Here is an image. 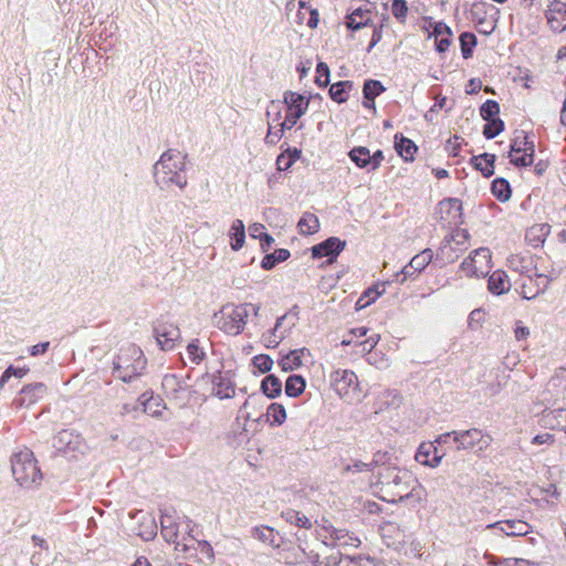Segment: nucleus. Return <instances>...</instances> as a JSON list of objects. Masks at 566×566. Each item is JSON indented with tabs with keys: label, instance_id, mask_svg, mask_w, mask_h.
Masks as SVG:
<instances>
[{
	"label": "nucleus",
	"instance_id": "obj_1",
	"mask_svg": "<svg viewBox=\"0 0 566 566\" xmlns=\"http://www.w3.org/2000/svg\"><path fill=\"white\" fill-rule=\"evenodd\" d=\"M380 499L389 503L421 504L427 499V491L417 476L409 470L386 467L378 472L377 481Z\"/></svg>",
	"mask_w": 566,
	"mask_h": 566
},
{
	"label": "nucleus",
	"instance_id": "obj_2",
	"mask_svg": "<svg viewBox=\"0 0 566 566\" xmlns=\"http://www.w3.org/2000/svg\"><path fill=\"white\" fill-rule=\"evenodd\" d=\"M186 158L187 155L177 149H168L161 154L154 165V179L160 189H170L172 186L184 189L187 186Z\"/></svg>",
	"mask_w": 566,
	"mask_h": 566
},
{
	"label": "nucleus",
	"instance_id": "obj_3",
	"mask_svg": "<svg viewBox=\"0 0 566 566\" xmlns=\"http://www.w3.org/2000/svg\"><path fill=\"white\" fill-rule=\"evenodd\" d=\"M145 367L146 358L135 345L122 348L114 360V374L125 382L140 375Z\"/></svg>",
	"mask_w": 566,
	"mask_h": 566
},
{
	"label": "nucleus",
	"instance_id": "obj_4",
	"mask_svg": "<svg viewBox=\"0 0 566 566\" xmlns=\"http://www.w3.org/2000/svg\"><path fill=\"white\" fill-rule=\"evenodd\" d=\"M249 316L248 304H226L214 314L217 327L229 335H239Z\"/></svg>",
	"mask_w": 566,
	"mask_h": 566
},
{
	"label": "nucleus",
	"instance_id": "obj_5",
	"mask_svg": "<svg viewBox=\"0 0 566 566\" xmlns=\"http://www.w3.org/2000/svg\"><path fill=\"white\" fill-rule=\"evenodd\" d=\"M11 471L21 486H31L41 479L34 455L29 449L21 450L12 455Z\"/></svg>",
	"mask_w": 566,
	"mask_h": 566
},
{
	"label": "nucleus",
	"instance_id": "obj_6",
	"mask_svg": "<svg viewBox=\"0 0 566 566\" xmlns=\"http://www.w3.org/2000/svg\"><path fill=\"white\" fill-rule=\"evenodd\" d=\"M331 385L340 399L348 403L361 400V389L357 375L349 369H337L331 374Z\"/></svg>",
	"mask_w": 566,
	"mask_h": 566
},
{
	"label": "nucleus",
	"instance_id": "obj_7",
	"mask_svg": "<svg viewBox=\"0 0 566 566\" xmlns=\"http://www.w3.org/2000/svg\"><path fill=\"white\" fill-rule=\"evenodd\" d=\"M534 142L530 139L528 134L524 130L516 132L509 154L511 164L516 167L531 166L534 161Z\"/></svg>",
	"mask_w": 566,
	"mask_h": 566
},
{
	"label": "nucleus",
	"instance_id": "obj_8",
	"mask_svg": "<svg viewBox=\"0 0 566 566\" xmlns=\"http://www.w3.org/2000/svg\"><path fill=\"white\" fill-rule=\"evenodd\" d=\"M453 441L458 444V450L482 452L490 447L492 438L482 430L472 428L463 431H453Z\"/></svg>",
	"mask_w": 566,
	"mask_h": 566
},
{
	"label": "nucleus",
	"instance_id": "obj_9",
	"mask_svg": "<svg viewBox=\"0 0 566 566\" xmlns=\"http://www.w3.org/2000/svg\"><path fill=\"white\" fill-rule=\"evenodd\" d=\"M436 216L443 228L458 227L463 222L462 202L458 198H446L436 208Z\"/></svg>",
	"mask_w": 566,
	"mask_h": 566
},
{
	"label": "nucleus",
	"instance_id": "obj_10",
	"mask_svg": "<svg viewBox=\"0 0 566 566\" xmlns=\"http://www.w3.org/2000/svg\"><path fill=\"white\" fill-rule=\"evenodd\" d=\"M491 268L490 250H472L461 263L462 271L469 276H485Z\"/></svg>",
	"mask_w": 566,
	"mask_h": 566
},
{
	"label": "nucleus",
	"instance_id": "obj_11",
	"mask_svg": "<svg viewBox=\"0 0 566 566\" xmlns=\"http://www.w3.org/2000/svg\"><path fill=\"white\" fill-rule=\"evenodd\" d=\"M284 103L287 105L289 111L284 122H282L280 126L282 128L291 129L306 113L310 102L303 95L287 91L284 93Z\"/></svg>",
	"mask_w": 566,
	"mask_h": 566
},
{
	"label": "nucleus",
	"instance_id": "obj_12",
	"mask_svg": "<svg viewBox=\"0 0 566 566\" xmlns=\"http://www.w3.org/2000/svg\"><path fill=\"white\" fill-rule=\"evenodd\" d=\"M323 544L327 546H352L357 547L360 541L343 528H336L333 525H324L318 534Z\"/></svg>",
	"mask_w": 566,
	"mask_h": 566
},
{
	"label": "nucleus",
	"instance_id": "obj_13",
	"mask_svg": "<svg viewBox=\"0 0 566 566\" xmlns=\"http://www.w3.org/2000/svg\"><path fill=\"white\" fill-rule=\"evenodd\" d=\"M424 29L428 31L429 38H434L436 50L439 53L447 52L452 39V31L450 27L442 21L437 22L431 18H428L426 19Z\"/></svg>",
	"mask_w": 566,
	"mask_h": 566
},
{
	"label": "nucleus",
	"instance_id": "obj_14",
	"mask_svg": "<svg viewBox=\"0 0 566 566\" xmlns=\"http://www.w3.org/2000/svg\"><path fill=\"white\" fill-rule=\"evenodd\" d=\"M155 338L163 350H171L180 340V331L172 323H163L155 327Z\"/></svg>",
	"mask_w": 566,
	"mask_h": 566
},
{
	"label": "nucleus",
	"instance_id": "obj_15",
	"mask_svg": "<svg viewBox=\"0 0 566 566\" xmlns=\"http://www.w3.org/2000/svg\"><path fill=\"white\" fill-rule=\"evenodd\" d=\"M310 360H312V353L303 347L289 352L280 359L279 365L283 371L287 373L302 368Z\"/></svg>",
	"mask_w": 566,
	"mask_h": 566
},
{
	"label": "nucleus",
	"instance_id": "obj_16",
	"mask_svg": "<svg viewBox=\"0 0 566 566\" xmlns=\"http://www.w3.org/2000/svg\"><path fill=\"white\" fill-rule=\"evenodd\" d=\"M488 528H496L506 536H525L532 531V526L522 520L499 521L489 524Z\"/></svg>",
	"mask_w": 566,
	"mask_h": 566
},
{
	"label": "nucleus",
	"instance_id": "obj_17",
	"mask_svg": "<svg viewBox=\"0 0 566 566\" xmlns=\"http://www.w3.org/2000/svg\"><path fill=\"white\" fill-rule=\"evenodd\" d=\"M444 454H439L433 442H422L416 453V461L429 468H437L442 461Z\"/></svg>",
	"mask_w": 566,
	"mask_h": 566
},
{
	"label": "nucleus",
	"instance_id": "obj_18",
	"mask_svg": "<svg viewBox=\"0 0 566 566\" xmlns=\"http://www.w3.org/2000/svg\"><path fill=\"white\" fill-rule=\"evenodd\" d=\"M547 20L552 29L564 31L566 29V3L559 0L552 1L547 11Z\"/></svg>",
	"mask_w": 566,
	"mask_h": 566
},
{
	"label": "nucleus",
	"instance_id": "obj_19",
	"mask_svg": "<svg viewBox=\"0 0 566 566\" xmlns=\"http://www.w3.org/2000/svg\"><path fill=\"white\" fill-rule=\"evenodd\" d=\"M509 266L516 272L528 273L533 270L530 250H517L507 256Z\"/></svg>",
	"mask_w": 566,
	"mask_h": 566
},
{
	"label": "nucleus",
	"instance_id": "obj_20",
	"mask_svg": "<svg viewBox=\"0 0 566 566\" xmlns=\"http://www.w3.org/2000/svg\"><path fill=\"white\" fill-rule=\"evenodd\" d=\"M212 385V395L219 399H228L235 394L234 384L227 374L219 373L214 376Z\"/></svg>",
	"mask_w": 566,
	"mask_h": 566
},
{
	"label": "nucleus",
	"instance_id": "obj_21",
	"mask_svg": "<svg viewBox=\"0 0 566 566\" xmlns=\"http://www.w3.org/2000/svg\"><path fill=\"white\" fill-rule=\"evenodd\" d=\"M549 232L548 223L534 224L527 229L525 240L531 248H543Z\"/></svg>",
	"mask_w": 566,
	"mask_h": 566
},
{
	"label": "nucleus",
	"instance_id": "obj_22",
	"mask_svg": "<svg viewBox=\"0 0 566 566\" xmlns=\"http://www.w3.org/2000/svg\"><path fill=\"white\" fill-rule=\"evenodd\" d=\"M541 423L551 430H562L566 433V409L558 408L544 413Z\"/></svg>",
	"mask_w": 566,
	"mask_h": 566
},
{
	"label": "nucleus",
	"instance_id": "obj_23",
	"mask_svg": "<svg viewBox=\"0 0 566 566\" xmlns=\"http://www.w3.org/2000/svg\"><path fill=\"white\" fill-rule=\"evenodd\" d=\"M380 534L387 546H396L405 541L403 531L394 522L384 523L380 527Z\"/></svg>",
	"mask_w": 566,
	"mask_h": 566
},
{
	"label": "nucleus",
	"instance_id": "obj_24",
	"mask_svg": "<svg viewBox=\"0 0 566 566\" xmlns=\"http://www.w3.org/2000/svg\"><path fill=\"white\" fill-rule=\"evenodd\" d=\"M46 394V386L42 382L27 385L21 390V405H33Z\"/></svg>",
	"mask_w": 566,
	"mask_h": 566
},
{
	"label": "nucleus",
	"instance_id": "obj_25",
	"mask_svg": "<svg viewBox=\"0 0 566 566\" xmlns=\"http://www.w3.org/2000/svg\"><path fill=\"white\" fill-rule=\"evenodd\" d=\"M395 149L405 161H412L418 150L417 145L402 135H395Z\"/></svg>",
	"mask_w": 566,
	"mask_h": 566
},
{
	"label": "nucleus",
	"instance_id": "obj_26",
	"mask_svg": "<svg viewBox=\"0 0 566 566\" xmlns=\"http://www.w3.org/2000/svg\"><path fill=\"white\" fill-rule=\"evenodd\" d=\"M432 258V250H421L410 260L409 264L403 268L405 275H412L416 272L422 271L431 262Z\"/></svg>",
	"mask_w": 566,
	"mask_h": 566
},
{
	"label": "nucleus",
	"instance_id": "obj_27",
	"mask_svg": "<svg viewBox=\"0 0 566 566\" xmlns=\"http://www.w3.org/2000/svg\"><path fill=\"white\" fill-rule=\"evenodd\" d=\"M286 319V315H282L277 318L275 326L263 335L264 344L269 348H275L285 337L286 332L281 329L283 322Z\"/></svg>",
	"mask_w": 566,
	"mask_h": 566
},
{
	"label": "nucleus",
	"instance_id": "obj_28",
	"mask_svg": "<svg viewBox=\"0 0 566 566\" xmlns=\"http://www.w3.org/2000/svg\"><path fill=\"white\" fill-rule=\"evenodd\" d=\"M369 21L370 11L358 8L347 15L346 25L348 29L356 31L368 25Z\"/></svg>",
	"mask_w": 566,
	"mask_h": 566
},
{
	"label": "nucleus",
	"instance_id": "obj_29",
	"mask_svg": "<svg viewBox=\"0 0 566 566\" xmlns=\"http://www.w3.org/2000/svg\"><path fill=\"white\" fill-rule=\"evenodd\" d=\"M386 292V284L378 283L373 287H369L365 293L357 300L356 310H363L375 302L380 295Z\"/></svg>",
	"mask_w": 566,
	"mask_h": 566
},
{
	"label": "nucleus",
	"instance_id": "obj_30",
	"mask_svg": "<svg viewBox=\"0 0 566 566\" xmlns=\"http://www.w3.org/2000/svg\"><path fill=\"white\" fill-rule=\"evenodd\" d=\"M495 155L493 154H481L474 156L472 161L474 163L475 169L481 171L484 177H491L494 174Z\"/></svg>",
	"mask_w": 566,
	"mask_h": 566
},
{
	"label": "nucleus",
	"instance_id": "obj_31",
	"mask_svg": "<svg viewBox=\"0 0 566 566\" xmlns=\"http://www.w3.org/2000/svg\"><path fill=\"white\" fill-rule=\"evenodd\" d=\"M281 516L284 518L286 523L294 525L296 527L305 530L312 527L311 520L305 514L296 510L286 509L285 511L282 512Z\"/></svg>",
	"mask_w": 566,
	"mask_h": 566
},
{
	"label": "nucleus",
	"instance_id": "obj_32",
	"mask_svg": "<svg viewBox=\"0 0 566 566\" xmlns=\"http://www.w3.org/2000/svg\"><path fill=\"white\" fill-rule=\"evenodd\" d=\"M206 357V352L203 347L200 345L198 339L191 340L186 347L185 356L182 357L184 361L191 363L195 365H199Z\"/></svg>",
	"mask_w": 566,
	"mask_h": 566
},
{
	"label": "nucleus",
	"instance_id": "obj_33",
	"mask_svg": "<svg viewBox=\"0 0 566 566\" xmlns=\"http://www.w3.org/2000/svg\"><path fill=\"white\" fill-rule=\"evenodd\" d=\"M348 157L359 168H366L369 171L371 155L367 147L358 146L354 147L349 153Z\"/></svg>",
	"mask_w": 566,
	"mask_h": 566
},
{
	"label": "nucleus",
	"instance_id": "obj_34",
	"mask_svg": "<svg viewBox=\"0 0 566 566\" xmlns=\"http://www.w3.org/2000/svg\"><path fill=\"white\" fill-rule=\"evenodd\" d=\"M548 283H549L548 277L546 275L539 274V275H537L535 281L533 280V285L535 286V291L526 292V289L528 287V283L523 282L521 284V294L525 300H533L538 294L544 293V291L548 286Z\"/></svg>",
	"mask_w": 566,
	"mask_h": 566
},
{
	"label": "nucleus",
	"instance_id": "obj_35",
	"mask_svg": "<svg viewBox=\"0 0 566 566\" xmlns=\"http://www.w3.org/2000/svg\"><path fill=\"white\" fill-rule=\"evenodd\" d=\"M491 192L499 201H507L512 195L510 182L504 178L494 179L491 185Z\"/></svg>",
	"mask_w": 566,
	"mask_h": 566
},
{
	"label": "nucleus",
	"instance_id": "obj_36",
	"mask_svg": "<svg viewBox=\"0 0 566 566\" xmlns=\"http://www.w3.org/2000/svg\"><path fill=\"white\" fill-rule=\"evenodd\" d=\"M297 229L300 233L304 235L317 232L319 229L318 218L310 212L304 213L297 222Z\"/></svg>",
	"mask_w": 566,
	"mask_h": 566
},
{
	"label": "nucleus",
	"instance_id": "obj_37",
	"mask_svg": "<svg viewBox=\"0 0 566 566\" xmlns=\"http://www.w3.org/2000/svg\"><path fill=\"white\" fill-rule=\"evenodd\" d=\"M385 86L378 80H366L363 86L364 98L371 102L375 109V98L385 92Z\"/></svg>",
	"mask_w": 566,
	"mask_h": 566
},
{
	"label": "nucleus",
	"instance_id": "obj_38",
	"mask_svg": "<svg viewBox=\"0 0 566 566\" xmlns=\"http://www.w3.org/2000/svg\"><path fill=\"white\" fill-rule=\"evenodd\" d=\"M510 282L503 272H494L489 277V290L496 295L509 291Z\"/></svg>",
	"mask_w": 566,
	"mask_h": 566
},
{
	"label": "nucleus",
	"instance_id": "obj_39",
	"mask_svg": "<svg viewBox=\"0 0 566 566\" xmlns=\"http://www.w3.org/2000/svg\"><path fill=\"white\" fill-rule=\"evenodd\" d=\"M261 389L266 397L275 398L282 391V382L276 376L269 375L262 380Z\"/></svg>",
	"mask_w": 566,
	"mask_h": 566
},
{
	"label": "nucleus",
	"instance_id": "obj_40",
	"mask_svg": "<svg viewBox=\"0 0 566 566\" xmlns=\"http://www.w3.org/2000/svg\"><path fill=\"white\" fill-rule=\"evenodd\" d=\"M229 237L231 248H242L245 239V231L244 224L241 220L237 219L232 222Z\"/></svg>",
	"mask_w": 566,
	"mask_h": 566
},
{
	"label": "nucleus",
	"instance_id": "obj_41",
	"mask_svg": "<svg viewBox=\"0 0 566 566\" xmlns=\"http://www.w3.org/2000/svg\"><path fill=\"white\" fill-rule=\"evenodd\" d=\"M305 389V380L300 375H292L285 381V394L289 397H298Z\"/></svg>",
	"mask_w": 566,
	"mask_h": 566
},
{
	"label": "nucleus",
	"instance_id": "obj_42",
	"mask_svg": "<svg viewBox=\"0 0 566 566\" xmlns=\"http://www.w3.org/2000/svg\"><path fill=\"white\" fill-rule=\"evenodd\" d=\"M353 83L349 81L337 82L331 85L329 96L337 103H344L348 98L347 88H352Z\"/></svg>",
	"mask_w": 566,
	"mask_h": 566
},
{
	"label": "nucleus",
	"instance_id": "obj_43",
	"mask_svg": "<svg viewBox=\"0 0 566 566\" xmlns=\"http://www.w3.org/2000/svg\"><path fill=\"white\" fill-rule=\"evenodd\" d=\"M266 417L271 426H281L286 419L285 408L273 402L268 407Z\"/></svg>",
	"mask_w": 566,
	"mask_h": 566
},
{
	"label": "nucleus",
	"instance_id": "obj_44",
	"mask_svg": "<svg viewBox=\"0 0 566 566\" xmlns=\"http://www.w3.org/2000/svg\"><path fill=\"white\" fill-rule=\"evenodd\" d=\"M470 234L468 230L455 227L450 233L444 235L443 242L446 245H464L469 243Z\"/></svg>",
	"mask_w": 566,
	"mask_h": 566
},
{
	"label": "nucleus",
	"instance_id": "obj_45",
	"mask_svg": "<svg viewBox=\"0 0 566 566\" xmlns=\"http://www.w3.org/2000/svg\"><path fill=\"white\" fill-rule=\"evenodd\" d=\"M290 258L289 250H274L273 253L265 255L261 261V266L264 270L273 269L277 263H281Z\"/></svg>",
	"mask_w": 566,
	"mask_h": 566
},
{
	"label": "nucleus",
	"instance_id": "obj_46",
	"mask_svg": "<svg viewBox=\"0 0 566 566\" xmlns=\"http://www.w3.org/2000/svg\"><path fill=\"white\" fill-rule=\"evenodd\" d=\"M460 46L463 59L472 56L473 49L476 46V36L471 32H463L460 38Z\"/></svg>",
	"mask_w": 566,
	"mask_h": 566
},
{
	"label": "nucleus",
	"instance_id": "obj_47",
	"mask_svg": "<svg viewBox=\"0 0 566 566\" xmlns=\"http://www.w3.org/2000/svg\"><path fill=\"white\" fill-rule=\"evenodd\" d=\"M249 235L252 239H259L261 245H271L274 242V239L266 232L265 227L261 223H253L252 226H250Z\"/></svg>",
	"mask_w": 566,
	"mask_h": 566
},
{
	"label": "nucleus",
	"instance_id": "obj_48",
	"mask_svg": "<svg viewBox=\"0 0 566 566\" xmlns=\"http://www.w3.org/2000/svg\"><path fill=\"white\" fill-rule=\"evenodd\" d=\"M499 113L500 105L496 101L493 99H488L480 107V115L485 122L499 118Z\"/></svg>",
	"mask_w": 566,
	"mask_h": 566
},
{
	"label": "nucleus",
	"instance_id": "obj_49",
	"mask_svg": "<svg viewBox=\"0 0 566 566\" xmlns=\"http://www.w3.org/2000/svg\"><path fill=\"white\" fill-rule=\"evenodd\" d=\"M167 522H170V516L163 515L160 518L161 535L168 543H176L178 537L177 526L176 524L167 525Z\"/></svg>",
	"mask_w": 566,
	"mask_h": 566
},
{
	"label": "nucleus",
	"instance_id": "obj_50",
	"mask_svg": "<svg viewBox=\"0 0 566 566\" xmlns=\"http://www.w3.org/2000/svg\"><path fill=\"white\" fill-rule=\"evenodd\" d=\"M504 130V122L501 118L488 120L483 127V135L486 139L496 137Z\"/></svg>",
	"mask_w": 566,
	"mask_h": 566
},
{
	"label": "nucleus",
	"instance_id": "obj_51",
	"mask_svg": "<svg viewBox=\"0 0 566 566\" xmlns=\"http://www.w3.org/2000/svg\"><path fill=\"white\" fill-rule=\"evenodd\" d=\"M306 552L301 548H290L284 552L283 558L289 565H298L305 562Z\"/></svg>",
	"mask_w": 566,
	"mask_h": 566
},
{
	"label": "nucleus",
	"instance_id": "obj_52",
	"mask_svg": "<svg viewBox=\"0 0 566 566\" xmlns=\"http://www.w3.org/2000/svg\"><path fill=\"white\" fill-rule=\"evenodd\" d=\"M253 535H254V537H256L258 539H260L264 543H269L271 545H276L275 538H274L275 537L274 530L271 527H268V526L255 527L253 531Z\"/></svg>",
	"mask_w": 566,
	"mask_h": 566
},
{
	"label": "nucleus",
	"instance_id": "obj_53",
	"mask_svg": "<svg viewBox=\"0 0 566 566\" xmlns=\"http://www.w3.org/2000/svg\"><path fill=\"white\" fill-rule=\"evenodd\" d=\"M29 373L28 367H13L9 366L0 378V387H3L4 384L10 379L11 376L17 378H22Z\"/></svg>",
	"mask_w": 566,
	"mask_h": 566
},
{
	"label": "nucleus",
	"instance_id": "obj_54",
	"mask_svg": "<svg viewBox=\"0 0 566 566\" xmlns=\"http://www.w3.org/2000/svg\"><path fill=\"white\" fill-rule=\"evenodd\" d=\"M252 364L255 369L264 374L271 370L273 360L269 355L261 354L253 357Z\"/></svg>",
	"mask_w": 566,
	"mask_h": 566
},
{
	"label": "nucleus",
	"instance_id": "obj_55",
	"mask_svg": "<svg viewBox=\"0 0 566 566\" xmlns=\"http://www.w3.org/2000/svg\"><path fill=\"white\" fill-rule=\"evenodd\" d=\"M315 83L322 87L327 86L329 83V67L324 62H319L316 65Z\"/></svg>",
	"mask_w": 566,
	"mask_h": 566
},
{
	"label": "nucleus",
	"instance_id": "obj_56",
	"mask_svg": "<svg viewBox=\"0 0 566 566\" xmlns=\"http://www.w3.org/2000/svg\"><path fill=\"white\" fill-rule=\"evenodd\" d=\"M164 409L158 399L150 398L144 402V411L151 417H160Z\"/></svg>",
	"mask_w": 566,
	"mask_h": 566
},
{
	"label": "nucleus",
	"instance_id": "obj_57",
	"mask_svg": "<svg viewBox=\"0 0 566 566\" xmlns=\"http://www.w3.org/2000/svg\"><path fill=\"white\" fill-rule=\"evenodd\" d=\"M391 12L396 19L403 21L408 13L406 0H392Z\"/></svg>",
	"mask_w": 566,
	"mask_h": 566
},
{
	"label": "nucleus",
	"instance_id": "obj_58",
	"mask_svg": "<svg viewBox=\"0 0 566 566\" xmlns=\"http://www.w3.org/2000/svg\"><path fill=\"white\" fill-rule=\"evenodd\" d=\"M311 251H312L313 260H318V259L326 256L327 263H333L337 259V256L342 250H311Z\"/></svg>",
	"mask_w": 566,
	"mask_h": 566
},
{
	"label": "nucleus",
	"instance_id": "obj_59",
	"mask_svg": "<svg viewBox=\"0 0 566 566\" xmlns=\"http://www.w3.org/2000/svg\"><path fill=\"white\" fill-rule=\"evenodd\" d=\"M208 69V65L207 64H196L192 72H191V80H192V83L198 85V86H201L205 82H206V77H205V73H206V70Z\"/></svg>",
	"mask_w": 566,
	"mask_h": 566
},
{
	"label": "nucleus",
	"instance_id": "obj_60",
	"mask_svg": "<svg viewBox=\"0 0 566 566\" xmlns=\"http://www.w3.org/2000/svg\"><path fill=\"white\" fill-rule=\"evenodd\" d=\"M555 441L554 434L544 432L533 437L532 444L552 447L555 444Z\"/></svg>",
	"mask_w": 566,
	"mask_h": 566
},
{
	"label": "nucleus",
	"instance_id": "obj_61",
	"mask_svg": "<svg viewBox=\"0 0 566 566\" xmlns=\"http://www.w3.org/2000/svg\"><path fill=\"white\" fill-rule=\"evenodd\" d=\"M286 128H280L277 130H272V127H269L268 134L265 136V143L269 145H275L284 135V130Z\"/></svg>",
	"mask_w": 566,
	"mask_h": 566
},
{
	"label": "nucleus",
	"instance_id": "obj_62",
	"mask_svg": "<svg viewBox=\"0 0 566 566\" xmlns=\"http://www.w3.org/2000/svg\"><path fill=\"white\" fill-rule=\"evenodd\" d=\"M346 241H342L336 237H331L325 241L313 245L312 248H345Z\"/></svg>",
	"mask_w": 566,
	"mask_h": 566
},
{
	"label": "nucleus",
	"instance_id": "obj_63",
	"mask_svg": "<svg viewBox=\"0 0 566 566\" xmlns=\"http://www.w3.org/2000/svg\"><path fill=\"white\" fill-rule=\"evenodd\" d=\"M346 472H364L371 470V463H365L363 461H355L353 464L346 465L344 469Z\"/></svg>",
	"mask_w": 566,
	"mask_h": 566
},
{
	"label": "nucleus",
	"instance_id": "obj_64",
	"mask_svg": "<svg viewBox=\"0 0 566 566\" xmlns=\"http://www.w3.org/2000/svg\"><path fill=\"white\" fill-rule=\"evenodd\" d=\"M483 321V312L480 310H474L470 313L469 316V326L471 328H478L481 326V322Z\"/></svg>",
	"mask_w": 566,
	"mask_h": 566
}]
</instances>
